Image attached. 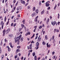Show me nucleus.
I'll return each instance as SVG.
<instances>
[{
	"label": "nucleus",
	"instance_id": "nucleus-48",
	"mask_svg": "<svg viewBox=\"0 0 60 60\" xmlns=\"http://www.w3.org/2000/svg\"><path fill=\"white\" fill-rule=\"evenodd\" d=\"M15 9H16V7H15L14 8V10H15Z\"/></svg>",
	"mask_w": 60,
	"mask_h": 60
},
{
	"label": "nucleus",
	"instance_id": "nucleus-1",
	"mask_svg": "<svg viewBox=\"0 0 60 60\" xmlns=\"http://www.w3.org/2000/svg\"><path fill=\"white\" fill-rule=\"evenodd\" d=\"M22 36L21 35H20L19 37H16V38L15 39V42L17 43V44L19 45V40L20 39V38Z\"/></svg>",
	"mask_w": 60,
	"mask_h": 60
},
{
	"label": "nucleus",
	"instance_id": "nucleus-13",
	"mask_svg": "<svg viewBox=\"0 0 60 60\" xmlns=\"http://www.w3.org/2000/svg\"><path fill=\"white\" fill-rule=\"evenodd\" d=\"M45 12V11L44 10H43L42 11H41V14H44V13Z\"/></svg>",
	"mask_w": 60,
	"mask_h": 60
},
{
	"label": "nucleus",
	"instance_id": "nucleus-46",
	"mask_svg": "<svg viewBox=\"0 0 60 60\" xmlns=\"http://www.w3.org/2000/svg\"><path fill=\"white\" fill-rule=\"evenodd\" d=\"M36 47H37V48L36 49H39V46H36Z\"/></svg>",
	"mask_w": 60,
	"mask_h": 60
},
{
	"label": "nucleus",
	"instance_id": "nucleus-35",
	"mask_svg": "<svg viewBox=\"0 0 60 60\" xmlns=\"http://www.w3.org/2000/svg\"><path fill=\"white\" fill-rule=\"evenodd\" d=\"M56 58V56H53L52 57L53 59H55Z\"/></svg>",
	"mask_w": 60,
	"mask_h": 60
},
{
	"label": "nucleus",
	"instance_id": "nucleus-14",
	"mask_svg": "<svg viewBox=\"0 0 60 60\" xmlns=\"http://www.w3.org/2000/svg\"><path fill=\"white\" fill-rule=\"evenodd\" d=\"M10 32V30H6V34H7L8 33H9V32Z\"/></svg>",
	"mask_w": 60,
	"mask_h": 60
},
{
	"label": "nucleus",
	"instance_id": "nucleus-16",
	"mask_svg": "<svg viewBox=\"0 0 60 60\" xmlns=\"http://www.w3.org/2000/svg\"><path fill=\"white\" fill-rule=\"evenodd\" d=\"M45 39H46V40H47L48 39V37L47 36V35H45Z\"/></svg>",
	"mask_w": 60,
	"mask_h": 60
},
{
	"label": "nucleus",
	"instance_id": "nucleus-51",
	"mask_svg": "<svg viewBox=\"0 0 60 60\" xmlns=\"http://www.w3.org/2000/svg\"><path fill=\"white\" fill-rule=\"evenodd\" d=\"M41 60H45V58H44L43 57L42 58Z\"/></svg>",
	"mask_w": 60,
	"mask_h": 60
},
{
	"label": "nucleus",
	"instance_id": "nucleus-24",
	"mask_svg": "<svg viewBox=\"0 0 60 60\" xmlns=\"http://www.w3.org/2000/svg\"><path fill=\"white\" fill-rule=\"evenodd\" d=\"M42 44L43 45H46V44L45 43V42L44 41L43 42Z\"/></svg>",
	"mask_w": 60,
	"mask_h": 60
},
{
	"label": "nucleus",
	"instance_id": "nucleus-17",
	"mask_svg": "<svg viewBox=\"0 0 60 60\" xmlns=\"http://www.w3.org/2000/svg\"><path fill=\"white\" fill-rule=\"evenodd\" d=\"M19 49H18L16 50V53H18V52H19Z\"/></svg>",
	"mask_w": 60,
	"mask_h": 60
},
{
	"label": "nucleus",
	"instance_id": "nucleus-39",
	"mask_svg": "<svg viewBox=\"0 0 60 60\" xmlns=\"http://www.w3.org/2000/svg\"><path fill=\"white\" fill-rule=\"evenodd\" d=\"M16 26V23H15L14 24L13 26L14 27H15V26Z\"/></svg>",
	"mask_w": 60,
	"mask_h": 60
},
{
	"label": "nucleus",
	"instance_id": "nucleus-9",
	"mask_svg": "<svg viewBox=\"0 0 60 60\" xmlns=\"http://www.w3.org/2000/svg\"><path fill=\"white\" fill-rule=\"evenodd\" d=\"M54 32H59V30H56V29H54Z\"/></svg>",
	"mask_w": 60,
	"mask_h": 60
},
{
	"label": "nucleus",
	"instance_id": "nucleus-32",
	"mask_svg": "<svg viewBox=\"0 0 60 60\" xmlns=\"http://www.w3.org/2000/svg\"><path fill=\"white\" fill-rule=\"evenodd\" d=\"M56 4L55 5V7H54V8L55 10V9H56Z\"/></svg>",
	"mask_w": 60,
	"mask_h": 60
},
{
	"label": "nucleus",
	"instance_id": "nucleus-11",
	"mask_svg": "<svg viewBox=\"0 0 60 60\" xmlns=\"http://www.w3.org/2000/svg\"><path fill=\"white\" fill-rule=\"evenodd\" d=\"M21 4H25V2L24 1H21Z\"/></svg>",
	"mask_w": 60,
	"mask_h": 60
},
{
	"label": "nucleus",
	"instance_id": "nucleus-43",
	"mask_svg": "<svg viewBox=\"0 0 60 60\" xmlns=\"http://www.w3.org/2000/svg\"><path fill=\"white\" fill-rule=\"evenodd\" d=\"M4 55H2V57L1 58V60H2V59H3V57H4Z\"/></svg>",
	"mask_w": 60,
	"mask_h": 60
},
{
	"label": "nucleus",
	"instance_id": "nucleus-28",
	"mask_svg": "<svg viewBox=\"0 0 60 60\" xmlns=\"http://www.w3.org/2000/svg\"><path fill=\"white\" fill-rule=\"evenodd\" d=\"M34 58L35 60L37 59V58L36 57V56L35 55L34 56Z\"/></svg>",
	"mask_w": 60,
	"mask_h": 60
},
{
	"label": "nucleus",
	"instance_id": "nucleus-50",
	"mask_svg": "<svg viewBox=\"0 0 60 60\" xmlns=\"http://www.w3.org/2000/svg\"><path fill=\"white\" fill-rule=\"evenodd\" d=\"M5 35V33H3V36H4Z\"/></svg>",
	"mask_w": 60,
	"mask_h": 60
},
{
	"label": "nucleus",
	"instance_id": "nucleus-3",
	"mask_svg": "<svg viewBox=\"0 0 60 60\" xmlns=\"http://www.w3.org/2000/svg\"><path fill=\"white\" fill-rule=\"evenodd\" d=\"M22 9V7L20 6H19V7H18L17 8V11H20Z\"/></svg>",
	"mask_w": 60,
	"mask_h": 60
},
{
	"label": "nucleus",
	"instance_id": "nucleus-4",
	"mask_svg": "<svg viewBox=\"0 0 60 60\" xmlns=\"http://www.w3.org/2000/svg\"><path fill=\"white\" fill-rule=\"evenodd\" d=\"M53 26H55L56 24V22L55 21H52L51 22Z\"/></svg>",
	"mask_w": 60,
	"mask_h": 60
},
{
	"label": "nucleus",
	"instance_id": "nucleus-54",
	"mask_svg": "<svg viewBox=\"0 0 60 60\" xmlns=\"http://www.w3.org/2000/svg\"><path fill=\"white\" fill-rule=\"evenodd\" d=\"M37 37H38V36H36L35 38V40H36V39H37Z\"/></svg>",
	"mask_w": 60,
	"mask_h": 60
},
{
	"label": "nucleus",
	"instance_id": "nucleus-8",
	"mask_svg": "<svg viewBox=\"0 0 60 60\" xmlns=\"http://www.w3.org/2000/svg\"><path fill=\"white\" fill-rule=\"evenodd\" d=\"M9 45H10L11 48H13V46H12V44H11V43L10 42L9 43Z\"/></svg>",
	"mask_w": 60,
	"mask_h": 60
},
{
	"label": "nucleus",
	"instance_id": "nucleus-27",
	"mask_svg": "<svg viewBox=\"0 0 60 60\" xmlns=\"http://www.w3.org/2000/svg\"><path fill=\"white\" fill-rule=\"evenodd\" d=\"M34 35H35V34H33V35L32 36L31 38V39H32V38H33V37H34Z\"/></svg>",
	"mask_w": 60,
	"mask_h": 60
},
{
	"label": "nucleus",
	"instance_id": "nucleus-18",
	"mask_svg": "<svg viewBox=\"0 0 60 60\" xmlns=\"http://www.w3.org/2000/svg\"><path fill=\"white\" fill-rule=\"evenodd\" d=\"M24 26L25 25L22 24L21 25V27H22V28H24Z\"/></svg>",
	"mask_w": 60,
	"mask_h": 60
},
{
	"label": "nucleus",
	"instance_id": "nucleus-31",
	"mask_svg": "<svg viewBox=\"0 0 60 60\" xmlns=\"http://www.w3.org/2000/svg\"><path fill=\"white\" fill-rule=\"evenodd\" d=\"M9 20H8V21L6 23V25H8V24H9Z\"/></svg>",
	"mask_w": 60,
	"mask_h": 60
},
{
	"label": "nucleus",
	"instance_id": "nucleus-12",
	"mask_svg": "<svg viewBox=\"0 0 60 60\" xmlns=\"http://www.w3.org/2000/svg\"><path fill=\"white\" fill-rule=\"evenodd\" d=\"M7 48H8V51H11V49L10 48L9 46L7 47Z\"/></svg>",
	"mask_w": 60,
	"mask_h": 60
},
{
	"label": "nucleus",
	"instance_id": "nucleus-40",
	"mask_svg": "<svg viewBox=\"0 0 60 60\" xmlns=\"http://www.w3.org/2000/svg\"><path fill=\"white\" fill-rule=\"evenodd\" d=\"M27 33L28 34H29V35L30 34V32H28V33Z\"/></svg>",
	"mask_w": 60,
	"mask_h": 60
},
{
	"label": "nucleus",
	"instance_id": "nucleus-21",
	"mask_svg": "<svg viewBox=\"0 0 60 60\" xmlns=\"http://www.w3.org/2000/svg\"><path fill=\"white\" fill-rule=\"evenodd\" d=\"M25 20L23 19L22 21V22H23V24H25Z\"/></svg>",
	"mask_w": 60,
	"mask_h": 60
},
{
	"label": "nucleus",
	"instance_id": "nucleus-6",
	"mask_svg": "<svg viewBox=\"0 0 60 60\" xmlns=\"http://www.w3.org/2000/svg\"><path fill=\"white\" fill-rule=\"evenodd\" d=\"M40 36H39V37L38 38V40H37L38 41V42H39V41H41V38H40Z\"/></svg>",
	"mask_w": 60,
	"mask_h": 60
},
{
	"label": "nucleus",
	"instance_id": "nucleus-36",
	"mask_svg": "<svg viewBox=\"0 0 60 60\" xmlns=\"http://www.w3.org/2000/svg\"><path fill=\"white\" fill-rule=\"evenodd\" d=\"M29 53L28 54V56H29L30 54V52H29Z\"/></svg>",
	"mask_w": 60,
	"mask_h": 60
},
{
	"label": "nucleus",
	"instance_id": "nucleus-60",
	"mask_svg": "<svg viewBox=\"0 0 60 60\" xmlns=\"http://www.w3.org/2000/svg\"><path fill=\"white\" fill-rule=\"evenodd\" d=\"M40 58H41V57H38V60H40Z\"/></svg>",
	"mask_w": 60,
	"mask_h": 60
},
{
	"label": "nucleus",
	"instance_id": "nucleus-45",
	"mask_svg": "<svg viewBox=\"0 0 60 60\" xmlns=\"http://www.w3.org/2000/svg\"><path fill=\"white\" fill-rule=\"evenodd\" d=\"M17 57H18V55H16L15 56V58H16Z\"/></svg>",
	"mask_w": 60,
	"mask_h": 60
},
{
	"label": "nucleus",
	"instance_id": "nucleus-15",
	"mask_svg": "<svg viewBox=\"0 0 60 60\" xmlns=\"http://www.w3.org/2000/svg\"><path fill=\"white\" fill-rule=\"evenodd\" d=\"M35 12H34L33 14H32V17H34V15H35Z\"/></svg>",
	"mask_w": 60,
	"mask_h": 60
},
{
	"label": "nucleus",
	"instance_id": "nucleus-62",
	"mask_svg": "<svg viewBox=\"0 0 60 60\" xmlns=\"http://www.w3.org/2000/svg\"><path fill=\"white\" fill-rule=\"evenodd\" d=\"M13 18H14V16H13L11 17V19H13Z\"/></svg>",
	"mask_w": 60,
	"mask_h": 60
},
{
	"label": "nucleus",
	"instance_id": "nucleus-61",
	"mask_svg": "<svg viewBox=\"0 0 60 60\" xmlns=\"http://www.w3.org/2000/svg\"><path fill=\"white\" fill-rule=\"evenodd\" d=\"M23 57L22 56L21 58V59H22H22H23Z\"/></svg>",
	"mask_w": 60,
	"mask_h": 60
},
{
	"label": "nucleus",
	"instance_id": "nucleus-20",
	"mask_svg": "<svg viewBox=\"0 0 60 60\" xmlns=\"http://www.w3.org/2000/svg\"><path fill=\"white\" fill-rule=\"evenodd\" d=\"M36 46H39V42H37L36 43Z\"/></svg>",
	"mask_w": 60,
	"mask_h": 60
},
{
	"label": "nucleus",
	"instance_id": "nucleus-2",
	"mask_svg": "<svg viewBox=\"0 0 60 60\" xmlns=\"http://www.w3.org/2000/svg\"><path fill=\"white\" fill-rule=\"evenodd\" d=\"M49 3H50V1H48L45 3V6L46 7H48L49 5Z\"/></svg>",
	"mask_w": 60,
	"mask_h": 60
},
{
	"label": "nucleus",
	"instance_id": "nucleus-34",
	"mask_svg": "<svg viewBox=\"0 0 60 60\" xmlns=\"http://www.w3.org/2000/svg\"><path fill=\"white\" fill-rule=\"evenodd\" d=\"M33 9L34 11L35 10V7H34V8H33Z\"/></svg>",
	"mask_w": 60,
	"mask_h": 60
},
{
	"label": "nucleus",
	"instance_id": "nucleus-42",
	"mask_svg": "<svg viewBox=\"0 0 60 60\" xmlns=\"http://www.w3.org/2000/svg\"><path fill=\"white\" fill-rule=\"evenodd\" d=\"M5 29L3 31V33H5Z\"/></svg>",
	"mask_w": 60,
	"mask_h": 60
},
{
	"label": "nucleus",
	"instance_id": "nucleus-58",
	"mask_svg": "<svg viewBox=\"0 0 60 60\" xmlns=\"http://www.w3.org/2000/svg\"><path fill=\"white\" fill-rule=\"evenodd\" d=\"M4 0H2V3H4Z\"/></svg>",
	"mask_w": 60,
	"mask_h": 60
},
{
	"label": "nucleus",
	"instance_id": "nucleus-59",
	"mask_svg": "<svg viewBox=\"0 0 60 60\" xmlns=\"http://www.w3.org/2000/svg\"><path fill=\"white\" fill-rule=\"evenodd\" d=\"M46 18H45L44 19V21L45 22L46 21Z\"/></svg>",
	"mask_w": 60,
	"mask_h": 60
},
{
	"label": "nucleus",
	"instance_id": "nucleus-38",
	"mask_svg": "<svg viewBox=\"0 0 60 60\" xmlns=\"http://www.w3.org/2000/svg\"><path fill=\"white\" fill-rule=\"evenodd\" d=\"M13 2L14 3H15V2H16V0H13Z\"/></svg>",
	"mask_w": 60,
	"mask_h": 60
},
{
	"label": "nucleus",
	"instance_id": "nucleus-47",
	"mask_svg": "<svg viewBox=\"0 0 60 60\" xmlns=\"http://www.w3.org/2000/svg\"><path fill=\"white\" fill-rule=\"evenodd\" d=\"M49 11H47L46 12L47 14H49Z\"/></svg>",
	"mask_w": 60,
	"mask_h": 60
},
{
	"label": "nucleus",
	"instance_id": "nucleus-64",
	"mask_svg": "<svg viewBox=\"0 0 60 60\" xmlns=\"http://www.w3.org/2000/svg\"><path fill=\"white\" fill-rule=\"evenodd\" d=\"M45 34V31H44L43 32V34Z\"/></svg>",
	"mask_w": 60,
	"mask_h": 60
},
{
	"label": "nucleus",
	"instance_id": "nucleus-19",
	"mask_svg": "<svg viewBox=\"0 0 60 60\" xmlns=\"http://www.w3.org/2000/svg\"><path fill=\"white\" fill-rule=\"evenodd\" d=\"M9 37H10L11 38H12V37H13V35L12 34H11L10 35H9Z\"/></svg>",
	"mask_w": 60,
	"mask_h": 60
},
{
	"label": "nucleus",
	"instance_id": "nucleus-57",
	"mask_svg": "<svg viewBox=\"0 0 60 60\" xmlns=\"http://www.w3.org/2000/svg\"><path fill=\"white\" fill-rule=\"evenodd\" d=\"M32 44H31L30 45V47H32Z\"/></svg>",
	"mask_w": 60,
	"mask_h": 60
},
{
	"label": "nucleus",
	"instance_id": "nucleus-55",
	"mask_svg": "<svg viewBox=\"0 0 60 60\" xmlns=\"http://www.w3.org/2000/svg\"><path fill=\"white\" fill-rule=\"evenodd\" d=\"M18 17H20V15H19V14L18 15Z\"/></svg>",
	"mask_w": 60,
	"mask_h": 60
},
{
	"label": "nucleus",
	"instance_id": "nucleus-22",
	"mask_svg": "<svg viewBox=\"0 0 60 60\" xmlns=\"http://www.w3.org/2000/svg\"><path fill=\"white\" fill-rule=\"evenodd\" d=\"M23 37H22L21 38V41H23Z\"/></svg>",
	"mask_w": 60,
	"mask_h": 60
},
{
	"label": "nucleus",
	"instance_id": "nucleus-10",
	"mask_svg": "<svg viewBox=\"0 0 60 60\" xmlns=\"http://www.w3.org/2000/svg\"><path fill=\"white\" fill-rule=\"evenodd\" d=\"M46 45L47 46V47H48V48H49L51 46V45H50V44L49 45V44L48 43H47L46 44Z\"/></svg>",
	"mask_w": 60,
	"mask_h": 60
},
{
	"label": "nucleus",
	"instance_id": "nucleus-5",
	"mask_svg": "<svg viewBox=\"0 0 60 60\" xmlns=\"http://www.w3.org/2000/svg\"><path fill=\"white\" fill-rule=\"evenodd\" d=\"M4 22H3L1 21V25L2 26V28L3 29V26H4Z\"/></svg>",
	"mask_w": 60,
	"mask_h": 60
},
{
	"label": "nucleus",
	"instance_id": "nucleus-52",
	"mask_svg": "<svg viewBox=\"0 0 60 60\" xmlns=\"http://www.w3.org/2000/svg\"><path fill=\"white\" fill-rule=\"evenodd\" d=\"M29 51H29V52H32V51H33V50L31 49L30 51L29 50Z\"/></svg>",
	"mask_w": 60,
	"mask_h": 60
},
{
	"label": "nucleus",
	"instance_id": "nucleus-44",
	"mask_svg": "<svg viewBox=\"0 0 60 60\" xmlns=\"http://www.w3.org/2000/svg\"><path fill=\"white\" fill-rule=\"evenodd\" d=\"M49 21H47V22H46V24L47 25H48V23H49Z\"/></svg>",
	"mask_w": 60,
	"mask_h": 60
},
{
	"label": "nucleus",
	"instance_id": "nucleus-41",
	"mask_svg": "<svg viewBox=\"0 0 60 60\" xmlns=\"http://www.w3.org/2000/svg\"><path fill=\"white\" fill-rule=\"evenodd\" d=\"M3 43H2V41H1V43H0V46H2V44Z\"/></svg>",
	"mask_w": 60,
	"mask_h": 60
},
{
	"label": "nucleus",
	"instance_id": "nucleus-63",
	"mask_svg": "<svg viewBox=\"0 0 60 60\" xmlns=\"http://www.w3.org/2000/svg\"><path fill=\"white\" fill-rule=\"evenodd\" d=\"M50 9V7H48V10H49V9Z\"/></svg>",
	"mask_w": 60,
	"mask_h": 60
},
{
	"label": "nucleus",
	"instance_id": "nucleus-7",
	"mask_svg": "<svg viewBox=\"0 0 60 60\" xmlns=\"http://www.w3.org/2000/svg\"><path fill=\"white\" fill-rule=\"evenodd\" d=\"M37 26H35L34 27V28H35L33 31V32H35V30H36V28H37Z\"/></svg>",
	"mask_w": 60,
	"mask_h": 60
},
{
	"label": "nucleus",
	"instance_id": "nucleus-30",
	"mask_svg": "<svg viewBox=\"0 0 60 60\" xmlns=\"http://www.w3.org/2000/svg\"><path fill=\"white\" fill-rule=\"evenodd\" d=\"M42 26H39V29H41V28H42Z\"/></svg>",
	"mask_w": 60,
	"mask_h": 60
},
{
	"label": "nucleus",
	"instance_id": "nucleus-23",
	"mask_svg": "<svg viewBox=\"0 0 60 60\" xmlns=\"http://www.w3.org/2000/svg\"><path fill=\"white\" fill-rule=\"evenodd\" d=\"M39 5L40 6H41V1H39Z\"/></svg>",
	"mask_w": 60,
	"mask_h": 60
},
{
	"label": "nucleus",
	"instance_id": "nucleus-53",
	"mask_svg": "<svg viewBox=\"0 0 60 60\" xmlns=\"http://www.w3.org/2000/svg\"><path fill=\"white\" fill-rule=\"evenodd\" d=\"M55 42V40H54L53 41V43H54Z\"/></svg>",
	"mask_w": 60,
	"mask_h": 60
},
{
	"label": "nucleus",
	"instance_id": "nucleus-26",
	"mask_svg": "<svg viewBox=\"0 0 60 60\" xmlns=\"http://www.w3.org/2000/svg\"><path fill=\"white\" fill-rule=\"evenodd\" d=\"M6 16H5V19H4L5 22H6Z\"/></svg>",
	"mask_w": 60,
	"mask_h": 60
},
{
	"label": "nucleus",
	"instance_id": "nucleus-25",
	"mask_svg": "<svg viewBox=\"0 0 60 60\" xmlns=\"http://www.w3.org/2000/svg\"><path fill=\"white\" fill-rule=\"evenodd\" d=\"M32 55H33V56H35V52L33 53L32 54Z\"/></svg>",
	"mask_w": 60,
	"mask_h": 60
},
{
	"label": "nucleus",
	"instance_id": "nucleus-37",
	"mask_svg": "<svg viewBox=\"0 0 60 60\" xmlns=\"http://www.w3.org/2000/svg\"><path fill=\"white\" fill-rule=\"evenodd\" d=\"M55 37V36H53L52 37V40H54V37Z\"/></svg>",
	"mask_w": 60,
	"mask_h": 60
},
{
	"label": "nucleus",
	"instance_id": "nucleus-29",
	"mask_svg": "<svg viewBox=\"0 0 60 60\" xmlns=\"http://www.w3.org/2000/svg\"><path fill=\"white\" fill-rule=\"evenodd\" d=\"M5 42H7V40H6V39L5 38L4 39Z\"/></svg>",
	"mask_w": 60,
	"mask_h": 60
},
{
	"label": "nucleus",
	"instance_id": "nucleus-33",
	"mask_svg": "<svg viewBox=\"0 0 60 60\" xmlns=\"http://www.w3.org/2000/svg\"><path fill=\"white\" fill-rule=\"evenodd\" d=\"M39 11H38V9H37L36 11V13H38V12Z\"/></svg>",
	"mask_w": 60,
	"mask_h": 60
},
{
	"label": "nucleus",
	"instance_id": "nucleus-49",
	"mask_svg": "<svg viewBox=\"0 0 60 60\" xmlns=\"http://www.w3.org/2000/svg\"><path fill=\"white\" fill-rule=\"evenodd\" d=\"M4 13H6L7 12V11H4Z\"/></svg>",
	"mask_w": 60,
	"mask_h": 60
},
{
	"label": "nucleus",
	"instance_id": "nucleus-56",
	"mask_svg": "<svg viewBox=\"0 0 60 60\" xmlns=\"http://www.w3.org/2000/svg\"><path fill=\"white\" fill-rule=\"evenodd\" d=\"M44 2H45V1L44 0H42V3H44Z\"/></svg>",
	"mask_w": 60,
	"mask_h": 60
}]
</instances>
